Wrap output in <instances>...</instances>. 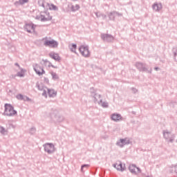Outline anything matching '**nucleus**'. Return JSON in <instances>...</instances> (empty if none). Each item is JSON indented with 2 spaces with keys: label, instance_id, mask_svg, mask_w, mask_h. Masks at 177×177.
<instances>
[{
  "label": "nucleus",
  "instance_id": "1",
  "mask_svg": "<svg viewBox=\"0 0 177 177\" xmlns=\"http://www.w3.org/2000/svg\"><path fill=\"white\" fill-rule=\"evenodd\" d=\"M4 109L3 115H6L7 117H14V115H17V111L15 110V107L10 104H5Z\"/></svg>",
  "mask_w": 177,
  "mask_h": 177
},
{
  "label": "nucleus",
  "instance_id": "2",
  "mask_svg": "<svg viewBox=\"0 0 177 177\" xmlns=\"http://www.w3.org/2000/svg\"><path fill=\"white\" fill-rule=\"evenodd\" d=\"M136 67L141 73H148L149 74H151V71H153L151 68L149 69V65L146 63L136 62Z\"/></svg>",
  "mask_w": 177,
  "mask_h": 177
},
{
  "label": "nucleus",
  "instance_id": "3",
  "mask_svg": "<svg viewBox=\"0 0 177 177\" xmlns=\"http://www.w3.org/2000/svg\"><path fill=\"white\" fill-rule=\"evenodd\" d=\"M50 117L55 122H62V121L64 120V117L60 115V114H59V111L56 109L50 113Z\"/></svg>",
  "mask_w": 177,
  "mask_h": 177
},
{
  "label": "nucleus",
  "instance_id": "4",
  "mask_svg": "<svg viewBox=\"0 0 177 177\" xmlns=\"http://www.w3.org/2000/svg\"><path fill=\"white\" fill-rule=\"evenodd\" d=\"M41 41H44V46H49V48H57L59 43L55 40H49L48 37H44Z\"/></svg>",
  "mask_w": 177,
  "mask_h": 177
},
{
  "label": "nucleus",
  "instance_id": "5",
  "mask_svg": "<svg viewBox=\"0 0 177 177\" xmlns=\"http://www.w3.org/2000/svg\"><path fill=\"white\" fill-rule=\"evenodd\" d=\"M43 147L44 149V151L48 153V154H53L55 151H56V148H55V145L52 142H46L43 145Z\"/></svg>",
  "mask_w": 177,
  "mask_h": 177
},
{
  "label": "nucleus",
  "instance_id": "6",
  "mask_svg": "<svg viewBox=\"0 0 177 177\" xmlns=\"http://www.w3.org/2000/svg\"><path fill=\"white\" fill-rule=\"evenodd\" d=\"M79 51L84 57H89L91 52H89V46L82 45L79 48Z\"/></svg>",
  "mask_w": 177,
  "mask_h": 177
},
{
  "label": "nucleus",
  "instance_id": "7",
  "mask_svg": "<svg viewBox=\"0 0 177 177\" xmlns=\"http://www.w3.org/2000/svg\"><path fill=\"white\" fill-rule=\"evenodd\" d=\"M37 27V25L34 24L32 22L30 23H26L24 28L25 31H27L29 34H32V32L31 30H32L33 32H35V28Z\"/></svg>",
  "mask_w": 177,
  "mask_h": 177
},
{
  "label": "nucleus",
  "instance_id": "8",
  "mask_svg": "<svg viewBox=\"0 0 177 177\" xmlns=\"http://www.w3.org/2000/svg\"><path fill=\"white\" fill-rule=\"evenodd\" d=\"M107 16L109 19V20H111V21H115V17H117V16L118 17L122 16V13H120L117 11H112L110 12H107Z\"/></svg>",
  "mask_w": 177,
  "mask_h": 177
},
{
  "label": "nucleus",
  "instance_id": "9",
  "mask_svg": "<svg viewBox=\"0 0 177 177\" xmlns=\"http://www.w3.org/2000/svg\"><path fill=\"white\" fill-rule=\"evenodd\" d=\"M96 92L97 90L95 89V88H90V93L91 94V96L93 97L95 103H97V97L98 99H100V97H102V95L100 94H97Z\"/></svg>",
  "mask_w": 177,
  "mask_h": 177
},
{
  "label": "nucleus",
  "instance_id": "10",
  "mask_svg": "<svg viewBox=\"0 0 177 177\" xmlns=\"http://www.w3.org/2000/svg\"><path fill=\"white\" fill-rule=\"evenodd\" d=\"M131 140H128V138H120L119 141H117L116 146H119V147H124L126 145H130Z\"/></svg>",
  "mask_w": 177,
  "mask_h": 177
},
{
  "label": "nucleus",
  "instance_id": "11",
  "mask_svg": "<svg viewBox=\"0 0 177 177\" xmlns=\"http://www.w3.org/2000/svg\"><path fill=\"white\" fill-rule=\"evenodd\" d=\"M101 38L104 42H113L114 41V36L109 34H101Z\"/></svg>",
  "mask_w": 177,
  "mask_h": 177
},
{
  "label": "nucleus",
  "instance_id": "12",
  "mask_svg": "<svg viewBox=\"0 0 177 177\" xmlns=\"http://www.w3.org/2000/svg\"><path fill=\"white\" fill-rule=\"evenodd\" d=\"M45 13L48 17H45V15H41V21H50V20H52V16H50V13L48 12V11H45Z\"/></svg>",
  "mask_w": 177,
  "mask_h": 177
},
{
  "label": "nucleus",
  "instance_id": "13",
  "mask_svg": "<svg viewBox=\"0 0 177 177\" xmlns=\"http://www.w3.org/2000/svg\"><path fill=\"white\" fill-rule=\"evenodd\" d=\"M122 118V116H121V114L120 113H113L111 115V119L112 121H115V122H118V121H120V120H121Z\"/></svg>",
  "mask_w": 177,
  "mask_h": 177
},
{
  "label": "nucleus",
  "instance_id": "14",
  "mask_svg": "<svg viewBox=\"0 0 177 177\" xmlns=\"http://www.w3.org/2000/svg\"><path fill=\"white\" fill-rule=\"evenodd\" d=\"M49 56L50 57H51V59H53V60H55V62H60V60H62V58L60 57V56L55 52L50 53Z\"/></svg>",
  "mask_w": 177,
  "mask_h": 177
},
{
  "label": "nucleus",
  "instance_id": "15",
  "mask_svg": "<svg viewBox=\"0 0 177 177\" xmlns=\"http://www.w3.org/2000/svg\"><path fill=\"white\" fill-rule=\"evenodd\" d=\"M36 86L39 91H43L42 96H44L45 97H48V94L46 93V90H44V87L43 84H39V82L36 84Z\"/></svg>",
  "mask_w": 177,
  "mask_h": 177
},
{
  "label": "nucleus",
  "instance_id": "16",
  "mask_svg": "<svg viewBox=\"0 0 177 177\" xmlns=\"http://www.w3.org/2000/svg\"><path fill=\"white\" fill-rule=\"evenodd\" d=\"M46 9H49V10H59V8L57 6H55L53 3H46Z\"/></svg>",
  "mask_w": 177,
  "mask_h": 177
},
{
  "label": "nucleus",
  "instance_id": "17",
  "mask_svg": "<svg viewBox=\"0 0 177 177\" xmlns=\"http://www.w3.org/2000/svg\"><path fill=\"white\" fill-rule=\"evenodd\" d=\"M152 9L156 12H160V9H162V5L161 3H154L152 5Z\"/></svg>",
  "mask_w": 177,
  "mask_h": 177
},
{
  "label": "nucleus",
  "instance_id": "18",
  "mask_svg": "<svg viewBox=\"0 0 177 177\" xmlns=\"http://www.w3.org/2000/svg\"><path fill=\"white\" fill-rule=\"evenodd\" d=\"M48 93L49 97H56L57 95V91H55V89L47 88Z\"/></svg>",
  "mask_w": 177,
  "mask_h": 177
},
{
  "label": "nucleus",
  "instance_id": "19",
  "mask_svg": "<svg viewBox=\"0 0 177 177\" xmlns=\"http://www.w3.org/2000/svg\"><path fill=\"white\" fill-rule=\"evenodd\" d=\"M19 70L21 71L17 73V77H19L20 78L24 77V75H26V72L27 71L23 68H21Z\"/></svg>",
  "mask_w": 177,
  "mask_h": 177
},
{
  "label": "nucleus",
  "instance_id": "20",
  "mask_svg": "<svg viewBox=\"0 0 177 177\" xmlns=\"http://www.w3.org/2000/svg\"><path fill=\"white\" fill-rule=\"evenodd\" d=\"M40 68L41 69V72H40L39 70L37 69V68L35 67L33 68L34 71H35L36 74H37V75H39V77L45 74V70H44V68Z\"/></svg>",
  "mask_w": 177,
  "mask_h": 177
},
{
  "label": "nucleus",
  "instance_id": "21",
  "mask_svg": "<svg viewBox=\"0 0 177 177\" xmlns=\"http://www.w3.org/2000/svg\"><path fill=\"white\" fill-rule=\"evenodd\" d=\"M136 165H131L129 167V170L131 174H135L136 175Z\"/></svg>",
  "mask_w": 177,
  "mask_h": 177
},
{
  "label": "nucleus",
  "instance_id": "22",
  "mask_svg": "<svg viewBox=\"0 0 177 177\" xmlns=\"http://www.w3.org/2000/svg\"><path fill=\"white\" fill-rule=\"evenodd\" d=\"M97 103L98 104H102V106L104 107V109H107L109 107V102H103V100H100V101H97Z\"/></svg>",
  "mask_w": 177,
  "mask_h": 177
},
{
  "label": "nucleus",
  "instance_id": "23",
  "mask_svg": "<svg viewBox=\"0 0 177 177\" xmlns=\"http://www.w3.org/2000/svg\"><path fill=\"white\" fill-rule=\"evenodd\" d=\"M116 169L118 171H121L122 172L125 171V165H124V167L122 166V162H120V164H118V167H116Z\"/></svg>",
  "mask_w": 177,
  "mask_h": 177
},
{
  "label": "nucleus",
  "instance_id": "24",
  "mask_svg": "<svg viewBox=\"0 0 177 177\" xmlns=\"http://www.w3.org/2000/svg\"><path fill=\"white\" fill-rule=\"evenodd\" d=\"M50 74L52 75V80H53V81H57V80H59V75L57 73L51 71Z\"/></svg>",
  "mask_w": 177,
  "mask_h": 177
},
{
  "label": "nucleus",
  "instance_id": "25",
  "mask_svg": "<svg viewBox=\"0 0 177 177\" xmlns=\"http://www.w3.org/2000/svg\"><path fill=\"white\" fill-rule=\"evenodd\" d=\"M70 49L71 52L73 53H77V44H72L71 46H70Z\"/></svg>",
  "mask_w": 177,
  "mask_h": 177
},
{
  "label": "nucleus",
  "instance_id": "26",
  "mask_svg": "<svg viewBox=\"0 0 177 177\" xmlns=\"http://www.w3.org/2000/svg\"><path fill=\"white\" fill-rule=\"evenodd\" d=\"M28 0H19L15 1V5H24V3H28Z\"/></svg>",
  "mask_w": 177,
  "mask_h": 177
},
{
  "label": "nucleus",
  "instance_id": "27",
  "mask_svg": "<svg viewBox=\"0 0 177 177\" xmlns=\"http://www.w3.org/2000/svg\"><path fill=\"white\" fill-rule=\"evenodd\" d=\"M39 6H41L44 9H46V6H45V0H38Z\"/></svg>",
  "mask_w": 177,
  "mask_h": 177
},
{
  "label": "nucleus",
  "instance_id": "28",
  "mask_svg": "<svg viewBox=\"0 0 177 177\" xmlns=\"http://www.w3.org/2000/svg\"><path fill=\"white\" fill-rule=\"evenodd\" d=\"M172 53L174 55V59L177 62V47L173 48Z\"/></svg>",
  "mask_w": 177,
  "mask_h": 177
},
{
  "label": "nucleus",
  "instance_id": "29",
  "mask_svg": "<svg viewBox=\"0 0 177 177\" xmlns=\"http://www.w3.org/2000/svg\"><path fill=\"white\" fill-rule=\"evenodd\" d=\"M16 97L18 100H25L24 95H23L22 94L17 95Z\"/></svg>",
  "mask_w": 177,
  "mask_h": 177
},
{
  "label": "nucleus",
  "instance_id": "30",
  "mask_svg": "<svg viewBox=\"0 0 177 177\" xmlns=\"http://www.w3.org/2000/svg\"><path fill=\"white\" fill-rule=\"evenodd\" d=\"M169 133H171L169 131H163V136L165 139H168V138H169Z\"/></svg>",
  "mask_w": 177,
  "mask_h": 177
},
{
  "label": "nucleus",
  "instance_id": "31",
  "mask_svg": "<svg viewBox=\"0 0 177 177\" xmlns=\"http://www.w3.org/2000/svg\"><path fill=\"white\" fill-rule=\"evenodd\" d=\"M89 167H90V165H88V164L82 165V166H81V171L84 172V168H86L87 169V168H89Z\"/></svg>",
  "mask_w": 177,
  "mask_h": 177
},
{
  "label": "nucleus",
  "instance_id": "32",
  "mask_svg": "<svg viewBox=\"0 0 177 177\" xmlns=\"http://www.w3.org/2000/svg\"><path fill=\"white\" fill-rule=\"evenodd\" d=\"M35 132H37V129H35V127H32L31 129H30L29 133H30V135H34Z\"/></svg>",
  "mask_w": 177,
  "mask_h": 177
},
{
  "label": "nucleus",
  "instance_id": "33",
  "mask_svg": "<svg viewBox=\"0 0 177 177\" xmlns=\"http://www.w3.org/2000/svg\"><path fill=\"white\" fill-rule=\"evenodd\" d=\"M131 91L132 93H138V89L136 88L131 87Z\"/></svg>",
  "mask_w": 177,
  "mask_h": 177
},
{
  "label": "nucleus",
  "instance_id": "34",
  "mask_svg": "<svg viewBox=\"0 0 177 177\" xmlns=\"http://www.w3.org/2000/svg\"><path fill=\"white\" fill-rule=\"evenodd\" d=\"M5 132H6L5 127L0 126V133H1L2 135H3V133H5Z\"/></svg>",
  "mask_w": 177,
  "mask_h": 177
},
{
  "label": "nucleus",
  "instance_id": "35",
  "mask_svg": "<svg viewBox=\"0 0 177 177\" xmlns=\"http://www.w3.org/2000/svg\"><path fill=\"white\" fill-rule=\"evenodd\" d=\"M101 17H102L103 20H105V19H107V15L104 14H100Z\"/></svg>",
  "mask_w": 177,
  "mask_h": 177
},
{
  "label": "nucleus",
  "instance_id": "36",
  "mask_svg": "<svg viewBox=\"0 0 177 177\" xmlns=\"http://www.w3.org/2000/svg\"><path fill=\"white\" fill-rule=\"evenodd\" d=\"M24 99L25 100H26V102H31V99L27 96H25Z\"/></svg>",
  "mask_w": 177,
  "mask_h": 177
},
{
  "label": "nucleus",
  "instance_id": "37",
  "mask_svg": "<svg viewBox=\"0 0 177 177\" xmlns=\"http://www.w3.org/2000/svg\"><path fill=\"white\" fill-rule=\"evenodd\" d=\"M44 83L49 84V79H48V77H44Z\"/></svg>",
  "mask_w": 177,
  "mask_h": 177
},
{
  "label": "nucleus",
  "instance_id": "38",
  "mask_svg": "<svg viewBox=\"0 0 177 177\" xmlns=\"http://www.w3.org/2000/svg\"><path fill=\"white\" fill-rule=\"evenodd\" d=\"M42 62H44V64H48L49 63V61L48 59H42Z\"/></svg>",
  "mask_w": 177,
  "mask_h": 177
},
{
  "label": "nucleus",
  "instance_id": "39",
  "mask_svg": "<svg viewBox=\"0 0 177 177\" xmlns=\"http://www.w3.org/2000/svg\"><path fill=\"white\" fill-rule=\"evenodd\" d=\"M95 15L97 18L101 17V15H100L101 14L100 12H95Z\"/></svg>",
  "mask_w": 177,
  "mask_h": 177
},
{
  "label": "nucleus",
  "instance_id": "40",
  "mask_svg": "<svg viewBox=\"0 0 177 177\" xmlns=\"http://www.w3.org/2000/svg\"><path fill=\"white\" fill-rule=\"evenodd\" d=\"M136 168L138 174H140L142 172V169H140V167H136Z\"/></svg>",
  "mask_w": 177,
  "mask_h": 177
},
{
  "label": "nucleus",
  "instance_id": "41",
  "mask_svg": "<svg viewBox=\"0 0 177 177\" xmlns=\"http://www.w3.org/2000/svg\"><path fill=\"white\" fill-rule=\"evenodd\" d=\"M48 67H52V66H53V64H52V62H49L48 64Z\"/></svg>",
  "mask_w": 177,
  "mask_h": 177
},
{
  "label": "nucleus",
  "instance_id": "42",
  "mask_svg": "<svg viewBox=\"0 0 177 177\" xmlns=\"http://www.w3.org/2000/svg\"><path fill=\"white\" fill-rule=\"evenodd\" d=\"M15 66H17V67H18L19 69L21 68V67H20V64H19V63H15Z\"/></svg>",
  "mask_w": 177,
  "mask_h": 177
},
{
  "label": "nucleus",
  "instance_id": "43",
  "mask_svg": "<svg viewBox=\"0 0 177 177\" xmlns=\"http://www.w3.org/2000/svg\"><path fill=\"white\" fill-rule=\"evenodd\" d=\"M80 9V5L77 4L75 6V10H78Z\"/></svg>",
  "mask_w": 177,
  "mask_h": 177
},
{
  "label": "nucleus",
  "instance_id": "44",
  "mask_svg": "<svg viewBox=\"0 0 177 177\" xmlns=\"http://www.w3.org/2000/svg\"><path fill=\"white\" fill-rule=\"evenodd\" d=\"M169 142H170V143H174V138H170Z\"/></svg>",
  "mask_w": 177,
  "mask_h": 177
},
{
  "label": "nucleus",
  "instance_id": "45",
  "mask_svg": "<svg viewBox=\"0 0 177 177\" xmlns=\"http://www.w3.org/2000/svg\"><path fill=\"white\" fill-rule=\"evenodd\" d=\"M51 67L53 68H58L57 66H55V65H51Z\"/></svg>",
  "mask_w": 177,
  "mask_h": 177
},
{
  "label": "nucleus",
  "instance_id": "46",
  "mask_svg": "<svg viewBox=\"0 0 177 177\" xmlns=\"http://www.w3.org/2000/svg\"><path fill=\"white\" fill-rule=\"evenodd\" d=\"M154 70H156V71H158V70H160V68L156 66L154 68Z\"/></svg>",
  "mask_w": 177,
  "mask_h": 177
},
{
  "label": "nucleus",
  "instance_id": "47",
  "mask_svg": "<svg viewBox=\"0 0 177 177\" xmlns=\"http://www.w3.org/2000/svg\"><path fill=\"white\" fill-rule=\"evenodd\" d=\"M113 167L114 168H117L118 164H117V163L113 164Z\"/></svg>",
  "mask_w": 177,
  "mask_h": 177
},
{
  "label": "nucleus",
  "instance_id": "48",
  "mask_svg": "<svg viewBox=\"0 0 177 177\" xmlns=\"http://www.w3.org/2000/svg\"><path fill=\"white\" fill-rule=\"evenodd\" d=\"M8 92H9V93H12V90H9Z\"/></svg>",
  "mask_w": 177,
  "mask_h": 177
},
{
  "label": "nucleus",
  "instance_id": "49",
  "mask_svg": "<svg viewBox=\"0 0 177 177\" xmlns=\"http://www.w3.org/2000/svg\"><path fill=\"white\" fill-rule=\"evenodd\" d=\"M36 19H39V17L37 16V17H36Z\"/></svg>",
  "mask_w": 177,
  "mask_h": 177
},
{
  "label": "nucleus",
  "instance_id": "50",
  "mask_svg": "<svg viewBox=\"0 0 177 177\" xmlns=\"http://www.w3.org/2000/svg\"><path fill=\"white\" fill-rule=\"evenodd\" d=\"M72 9H74V6H72Z\"/></svg>",
  "mask_w": 177,
  "mask_h": 177
},
{
  "label": "nucleus",
  "instance_id": "51",
  "mask_svg": "<svg viewBox=\"0 0 177 177\" xmlns=\"http://www.w3.org/2000/svg\"><path fill=\"white\" fill-rule=\"evenodd\" d=\"M72 1H77V0H72Z\"/></svg>",
  "mask_w": 177,
  "mask_h": 177
}]
</instances>
